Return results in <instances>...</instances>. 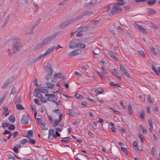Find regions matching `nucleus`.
I'll list each match as a JSON object with an SVG mask.
<instances>
[{"mask_svg":"<svg viewBox=\"0 0 160 160\" xmlns=\"http://www.w3.org/2000/svg\"><path fill=\"white\" fill-rule=\"evenodd\" d=\"M81 32H80L79 31L78 32L77 34H76V36L77 37H81L82 36L83 34Z\"/></svg>","mask_w":160,"mask_h":160,"instance_id":"63","label":"nucleus"},{"mask_svg":"<svg viewBox=\"0 0 160 160\" xmlns=\"http://www.w3.org/2000/svg\"><path fill=\"white\" fill-rule=\"evenodd\" d=\"M128 108V114L130 115H131L132 114V110L131 107V104L129 103L127 106Z\"/></svg>","mask_w":160,"mask_h":160,"instance_id":"25","label":"nucleus"},{"mask_svg":"<svg viewBox=\"0 0 160 160\" xmlns=\"http://www.w3.org/2000/svg\"><path fill=\"white\" fill-rule=\"evenodd\" d=\"M48 73H49L47 74L45 77L46 79L47 80L50 79L51 78L52 72H49Z\"/></svg>","mask_w":160,"mask_h":160,"instance_id":"36","label":"nucleus"},{"mask_svg":"<svg viewBox=\"0 0 160 160\" xmlns=\"http://www.w3.org/2000/svg\"><path fill=\"white\" fill-rule=\"evenodd\" d=\"M29 139L28 142L30 143L33 144H34L35 143L36 141L35 140L32 139H31V138Z\"/></svg>","mask_w":160,"mask_h":160,"instance_id":"40","label":"nucleus"},{"mask_svg":"<svg viewBox=\"0 0 160 160\" xmlns=\"http://www.w3.org/2000/svg\"><path fill=\"white\" fill-rule=\"evenodd\" d=\"M151 24L152 27L155 29H158V26H156L154 23H151Z\"/></svg>","mask_w":160,"mask_h":160,"instance_id":"60","label":"nucleus"},{"mask_svg":"<svg viewBox=\"0 0 160 160\" xmlns=\"http://www.w3.org/2000/svg\"><path fill=\"white\" fill-rule=\"evenodd\" d=\"M140 54L143 57H145V55L144 52L142 50H139L138 51Z\"/></svg>","mask_w":160,"mask_h":160,"instance_id":"43","label":"nucleus"},{"mask_svg":"<svg viewBox=\"0 0 160 160\" xmlns=\"http://www.w3.org/2000/svg\"><path fill=\"white\" fill-rule=\"evenodd\" d=\"M16 108L18 110H24V108L20 104H17L16 105Z\"/></svg>","mask_w":160,"mask_h":160,"instance_id":"31","label":"nucleus"},{"mask_svg":"<svg viewBox=\"0 0 160 160\" xmlns=\"http://www.w3.org/2000/svg\"><path fill=\"white\" fill-rule=\"evenodd\" d=\"M89 26H84L80 27L78 29V31L80 32H85L89 28Z\"/></svg>","mask_w":160,"mask_h":160,"instance_id":"18","label":"nucleus"},{"mask_svg":"<svg viewBox=\"0 0 160 160\" xmlns=\"http://www.w3.org/2000/svg\"><path fill=\"white\" fill-rule=\"evenodd\" d=\"M22 47V43L19 38H17L13 40L12 47V49H13V52H16Z\"/></svg>","mask_w":160,"mask_h":160,"instance_id":"2","label":"nucleus"},{"mask_svg":"<svg viewBox=\"0 0 160 160\" xmlns=\"http://www.w3.org/2000/svg\"><path fill=\"white\" fill-rule=\"evenodd\" d=\"M36 122L39 125L42 126V128L44 130L48 129L47 127H45L46 123L44 119L43 118H37L36 120Z\"/></svg>","mask_w":160,"mask_h":160,"instance_id":"6","label":"nucleus"},{"mask_svg":"<svg viewBox=\"0 0 160 160\" xmlns=\"http://www.w3.org/2000/svg\"><path fill=\"white\" fill-rule=\"evenodd\" d=\"M45 96L48 97L47 98V100L49 101H51L52 102H55V101L57 100L55 95L52 94H46Z\"/></svg>","mask_w":160,"mask_h":160,"instance_id":"8","label":"nucleus"},{"mask_svg":"<svg viewBox=\"0 0 160 160\" xmlns=\"http://www.w3.org/2000/svg\"><path fill=\"white\" fill-rule=\"evenodd\" d=\"M69 138V139H68L67 140H61V141L64 143H66L68 142H70V138H69V137H63L62 138Z\"/></svg>","mask_w":160,"mask_h":160,"instance_id":"30","label":"nucleus"},{"mask_svg":"<svg viewBox=\"0 0 160 160\" xmlns=\"http://www.w3.org/2000/svg\"><path fill=\"white\" fill-rule=\"evenodd\" d=\"M3 109L5 111V112H4V114H5L7 112H9V109L7 107H6L5 106L3 108Z\"/></svg>","mask_w":160,"mask_h":160,"instance_id":"58","label":"nucleus"},{"mask_svg":"<svg viewBox=\"0 0 160 160\" xmlns=\"http://www.w3.org/2000/svg\"><path fill=\"white\" fill-rule=\"evenodd\" d=\"M9 125V123H3L2 124V126L3 128H4L5 127H8Z\"/></svg>","mask_w":160,"mask_h":160,"instance_id":"53","label":"nucleus"},{"mask_svg":"<svg viewBox=\"0 0 160 160\" xmlns=\"http://www.w3.org/2000/svg\"><path fill=\"white\" fill-rule=\"evenodd\" d=\"M13 80V78L12 77L7 79L6 82L9 84Z\"/></svg>","mask_w":160,"mask_h":160,"instance_id":"44","label":"nucleus"},{"mask_svg":"<svg viewBox=\"0 0 160 160\" xmlns=\"http://www.w3.org/2000/svg\"><path fill=\"white\" fill-rule=\"evenodd\" d=\"M45 84L47 86V88L48 89H52L54 88V84L47 82L45 83Z\"/></svg>","mask_w":160,"mask_h":160,"instance_id":"23","label":"nucleus"},{"mask_svg":"<svg viewBox=\"0 0 160 160\" xmlns=\"http://www.w3.org/2000/svg\"><path fill=\"white\" fill-rule=\"evenodd\" d=\"M140 118L141 119L143 118L144 117V112L143 110H141L140 112Z\"/></svg>","mask_w":160,"mask_h":160,"instance_id":"33","label":"nucleus"},{"mask_svg":"<svg viewBox=\"0 0 160 160\" xmlns=\"http://www.w3.org/2000/svg\"><path fill=\"white\" fill-rule=\"evenodd\" d=\"M9 120L11 122H13L15 121V118L13 116H11L8 118Z\"/></svg>","mask_w":160,"mask_h":160,"instance_id":"38","label":"nucleus"},{"mask_svg":"<svg viewBox=\"0 0 160 160\" xmlns=\"http://www.w3.org/2000/svg\"><path fill=\"white\" fill-rule=\"evenodd\" d=\"M96 0H91V1L90 2L86 3L84 5V7L88 8L90 7L92 4L95 3L96 2Z\"/></svg>","mask_w":160,"mask_h":160,"instance_id":"19","label":"nucleus"},{"mask_svg":"<svg viewBox=\"0 0 160 160\" xmlns=\"http://www.w3.org/2000/svg\"><path fill=\"white\" fill-rule=\"evenodd\" d=\"M121 150L125 153L126 155L127 154V149L124 148H122Z\"/></svg>","mask_w":160,"mask_h":160,"instance_id":"54","label":"nucleus"},{"mask_svg":"<svg viewBox=\"0 0 160 160\" xmlns=\"http://www.w3.org/2000/svg\"><path fill=\"white\" fill-rule=\"evenodd\" d=\"M34 91L42 93H48V90L42 87H38L35 88Z\"/></svg>","mask_w":160,"mask_h":160,"instance_id":"13","label":"nucleus"},{"mask_svg":"<svg viewBox=\"0 0 160 160\" xmlns=\"http://www.w3.org/2000/svg\"><path fill=\"white\" fill-rule=\"evenodd\" d=\"M44 69L48 72H53V70L52 69L51 65L50 64H48L46 66H44Z\"/></svg>","mask_w":160,"mask_h":160,"instance_id":"16","label":"nucleus"},{"mask_svg":"<svg viewBox=\"0 0 160 160\" xmlns=\"http://www.w3.org/2000/svg\"><path fill=\"white\" fill-rule=\"evenodd\" d=\"M41 20V18H39L36 22L35 24H34L36 26H37L40 23Z\"/></svg>","mask_w":160,"mask_h":160,"instance_id":"56","label":"nucleus"},{"mask_svg":"<svg viewBox=\"0 0 160 160\" xmlns=\"http://www.w3.org/2000/svg\"><path fill=\"white\" fill-rule=\"evenodd\" d=\"M21 123L22 124L26 125L28 123V119L27 117L25 115H22L21 120L20 121Z\"/></svg>","mask_w":160,"mask_h":160,"instance_id":"14","label":"nucleus"},{"mask_svg":"<svg viewBox=\"0 0 160 160\" xmlns=\"http://www.w3.org/2000/svg\"><path fill=\"white\" fill-rule=\"evenodd\" d=\"M148 4L149 5H152L156 2V0H148Z\"/></svg>","mask_w":160,"mask_h":160,"instance_id":"37","label":"nucleus"},{"mask_svg":"<svg viewBox=\"0 0 160 160\" xmlns=\"http://www.w3.org/2000/svg\"><path fill=\"white\" fill-rule=\"evenodd\" d=\"M55 48V47L54 46L48 49L44 53L42 54V55L44 57L47 56Z\"/></svg>","mask_w":160,"mask_h":160,"instance_id":"15","label":"nucleus"},{"mask_svg":"<svg viewBox=\"0 0 160 160\" xmlns=\"http://www.w3.org/2000/svg\"><path fill=\"white\" fill-rule=\"evenodd\" d=\"M98 122H100L103 125L104 124V122L103 119L101 118H99V119L98 120Z\"/></svg>","mask_w":160,"mask_h":160,"instance_id":"59","label":"nucleus"},{"mask_svg":"<svg viewBox=\"0 0 160 160\" xmlns=\"http://www.w3.org/2000/svg\"><path fill=\"white\" fill-rule=\"evenodd\" d=\"M27 134L29 135L28 138H30L33 137V131L30 130L28 131Z\"/></svg>","mask_w":160,"mask_h":160,"instance_id":"32","label":"nucleus"},{"mask_svg":"<svg viewBox=\"0 0 160 160\" xmlns=\"http://www.w3.org/2000/svg\"><path fill=\"white\" fill-rule=\"evenodd\" d=\"M15 128V126L12 124H11L8 127V129L10 130H12L14 129Z\"/></svg>","mask_w":160,"mask_h":160,"instance_id":"41","label":"nucleus"},{"mask_svg":"<svg viewBox=\"0 0 160 160\" xmlns=\"http://www.w3.org/2000/svg\"><path fill=\"white\" fill-rule=\"evenodd\" d=\"M27 142H28L27 139H24L21 140L20 143L21 144L23 145L25 144Z\"/></svg>","mask_w":160,"mask_h":160,"instance_id":"48","label":"nucleus"},{"mask_svg":"<svg viewBox=\"0 0 160 160\" xmlns=\"http://www.w3.org/2000/svg\"><path fill=\"white\" fill-rule=\"evenodd\" d=\"M55 134L54 133V130L51 129L49 131L48 138L49 139H52L53 138L55 139Z\"/></svg>","mask_w":160,"mask_h":160,"instance_id":"12","label":"nucleus"},{"mask_svg":"<svg viewBox=\"0 0 160 160\" xmlns=\"http://www.w3.org/2000/svg\"><path fill=\"white\" fill-rule=\"evenodd\" d=\"M36 26H35L34 25H33L32 27L30 28V31H31L30 32H27L26 33V34H31L32 33V30L34 29V28L36 27Z\"/></svg>","mask_w":160,"mask_h":160,"instance_id":"35","label":"nucleus"},{"mask_svg":"<svg viewBox=\"0 0 160 160\" xmlns=\"http://www.w3.org/2000/svg\"><path fill=\"white\" fill-rule=\"evenodd\" d=\"M9 84H8L7 82L5 81L4 84L2 86V89H4Z\"/></svg>","mask_w":160,"mask_h":160,"instance_id":"50","label":"nucleus"},{"mask_svg":"<svg viewBox=\"0 0 160 160\" xmlns=\"http://www.w3.org/2000/svg\"><path fill=\"white\" fill-rule=\"evenodd\" d=\"M95 52L94 51H93V54L95 55H97L99 54L100 52L98 48H96L95 49Z\"/></svg>","mask_w":160,"mask_h":160,"instance_id":"34","label":"nucleus"},{"mask_svg":"<svg viewBox=\"0 0 160 160\" xmlns=\"http://www.w3.org/2000/svg\"><path fill=\"white\" fill-rule=\"evenodd\" d=\"M69 47L71 49L80 48H85V45L83 43H76L73 41H71L69 45Z\"/></svg>","mask_w":160,"mask_h":160,"instance_id":"4","label":"nucleus"},{"mask_svg":"<svg viewBox=\"0 0 160 160\" xmlns=\"http://www.w3.org/2000/svg\"><path fill=\"white\" fill-rule=\"evenodd\" d=\"M68 114L70 116H73L76 113L75 111L72 109H71V110L68 109Z\"/></svg>","mask_w":160,"mask_h":160,"instance_id":"24","label":"nucleus"},{"mask_svg":"<svg viewBox=\"0 0 160 160\" xmlns=\"http://www.w3.org/2000/svg\"><path fill=\"white\" fill-rule=\"evenodd\" d=\"M75 96L76 98L79 99H81L82 97V96L80 95L79 94H75Z\"/></svg>","mask_w":160,"mask_h":160,"instance_id":"45","label":"nucleus"},{"mask_svg":"<svg viewBox=\"0 0 160 160\" xmlns=\"http://www.w3.org/2000/svg\"><path fill=\"white\" fill-rule=\"evenodd\" d=\"M16 92L15 88L13 87L12 89V91L11 92V94H14Z\"/></svg>","mask_w":160,"mask_h":160,"instance_id":"64","label":"nucleus"},{"mask_svg":"<svg viewBox=\"0 0 160 160\" xmlns=\"http://www.w3.org/2000/svg\"><path fill=\"white\" fill-rule=\"evenodd\" d=\"M10 15L9 14L6 18L4 21V23L1 26L2 28H4L6 26V25L7 23L8 22L9 20L10 17Z\"/></svg>","mask_w":160,"mask_h":160,"instance_id":"20","label":"nucleus"},{"mask_svg":"<svg viewBox=\"0 0 160 160\" xmlns=\"http://www.w3.org/2000/svg\"><path fill=\"white\" fill-rule=\"evenodd\" d=\"M61 73H56L54 75V77L56 78H59L61 77Z\"/></svg>","mask_w":160,"mask_h":160,"instance_id":"42","label":"nucleus"},{"mask_svg":"<svg viewBox=\"0 0 160 160\" xmlns=\"http://www.w3.org/2000/svg\"><path fill=\"white\" fill-rule=\"evenodd\" d=\"M135 27H137V28L139 30H140L142 29V26H141V25H139L137 24H135Z\"/></svg>","mask_w":160,"mask_h":160,"instance_id":"62","label":"nucleus"},{"mask_svg":"<svg viewBox=\"0 0 160 160\" xmlns=\"http://www.w3.org/2000/svg\"><path fill=\"white\" fill-rule=\"evenodd\" d=\"M101 69L102 71L105 74H107L108 73V71L106 70L103 67H101Z\"/></svg>","mask_w":160,"mask_h":160,"instance_id":"57","label":"nucleus"},{"mask_svg":"<svg viewBox=\"0 0 160 160\" xmlns=\"http://www.w3.org/2000/svg\"><path fill=\"white\" fill-rule=\"evenodd\" d=\"M140 127L141 129V130L142 131V133L143 134H145L147 133V129L145 128L142 125H141L140 126Z\"/></svg>","mask_w":160,"mask_h":160,"instance_id":"28","label":"nucleus"},{"mask_svg":"<svg viewBox=\"0 0 160 160\" xmlns=\"http://www.w3.org/2000/svg\"><path fill=\"white\" fill-rule=\"evenodd\" d=\"M147 101L150 103L152 104L153 103L152 101V100L150 96L148 95L147 97Z\"/></svg>","mask_w":160,"mask_h":160,"instance_id":"46","label":"nucleus"},{"mask_svg":"<svg viewBox=\"0 0 160 160\" xmlns=\"http://www.w3.org/2000/svg\"><path fill=\"white\" fill-rule=\"evenodd\" d=\"M81 52L82 51L80 49H76L69 52L67 56L68 57H72L81 54Z\"/></svg>","mask_w":160,"mask_h":160,"instance_id":"7","label":"nucleus"},{"mask_svg":"<svg viewBox=\"0 0 160 160\" xmlns=\"http://www.w3.org/2000/svg\"><path fill=\"white\" fill-rule=\"evenodd\" d=\"M18 133L19 132H13L12 134L13 138H15L18 135Z\"/></svg>","mask_w":160,"mask_h":160,"instance_id":"47","label":"nucleus"},{"mask_svg":"<svg viewBox=\"0 0 160 160\" xmlns=\"http://www.w3.org/2000/svg\"><path fill=\"white\" fill-rule=\"evenodd\" d=\"M110 86L111 87H120L118 84V83L116 84H114L113 82H110Z\"/></svg>","mask_w":160,"mask_h":160,"instance_id":"39","label":"nucleus"},{"mask_svg":"<svg viewBox=\"0 0 160 160\" xmlns=\"http://www.w3.org/2000/svg\"><path fill=\"white\" fill-rule=\"evenodd\" d=\"M155 147H152L151 151V153L152 155H155Z\"/></svg>","mask_w":160,"mask_h":160,"instance_id":"52","label":"nucleus"},{"mask_svg":"<svg viewBox=\"0 0 160 160\" xmlns=\"http://www.w3.org/2000/svg\"><path fill=\"white\" fill-rule=\"evenodd\" d=\"M148 124H149V125H150V126H153V124L152 121L151 119H149L148 120Z\"/></svg>","mask_w":160,"mask_h":160,"instance_id":"61","label":"nucleus"},{"mask_svg":"<svg viewBox=\"0 0 160 160\" xmlns=\"http://www.w3.org/2000/svg\"><path fill=\"white\" fill-rule=\"evenodd\" d=\"M9 84H8L7 82L5 81L4 84L2 86V89H4Z\"/></svg>","mask_w":160,"mask_h":160,"instance_id":"51","label":"nucleus"},{"mask_svg":"<svg viewBox=\"0 0 160 160\" xmlns=\"http://www.w3.org/2000/svg\"><path fill=\"white\" fill-rule=\"evenodd\" d=\"M77 21L76 17L70 19L62 22L59 28H62L67 27V26L70 24L75 21Z\"/></svg>","mask_w":160,"mask_h":160,"instance_id":"5","label":"nucleus"},{"mask_svg":"<svg viewBox=\"0 0 160 160\" xmlns=\"http://www.w3.org/2000/svg\"><path fill=\"white\" fill-rule=\"evenodd\" d=\"M62 117V114H61L59 116V119L57 120H55L54 121V123H53V127H56L58 125L59 123L60 122V121H61Z\"/></svg>","mask_w":160,"mask_h":160,"instance_id":"17","label":"nucleus"},{"mask_svg":"<svg viewBox=\"0 0 160 160\" xmlns=\"http://www.w3.org/2000/svg\"><path fill=\"white\" fill-rule=\"evenodd\" d=\"M108 54L109 57L114 59L116 61H118V58L113 54L112 52L110 51L108 52Z\"/></svg>","mask_w":160,"mask_h":160,"instance_id":"21","label":"nucleus"},{"mask_svg":"<svg viewBox=\"0 0 160 160\" xmlns=\"http://www.w3.org/2000/svg\"><path fill=\"white\" fill-rule=\"evenodd\" d=\"M92 14V12L90 11H87L82 12L80 15L77 17H76L77 20L82 18L85 15L89 16Z\"/></svg>","mask_w":160,"mask_h":160,"instance_id":"9","label":"nucleus"},{"mask_svg":"<svg viewBox=\"0 0 160 160\" xmlns=\"http://www.w3.org/2000/svg\"><path fill=\"white\" fill-rule=\"evenodd\" d=\"M9 84H8L7 82L5 81L4 84L2 86V89H4Z\"/></svg>","mask_w":160,"mask_h":160,"instance_id":"49","label":"nucleus"},{"mask_svg":"<svg viewBox=\"0 0 160 160\" xmlns=\"http://www.w3.org/2000/svg\"><path fill=\"white\" fill-rule=\"evenodd\" d=\"M138 136L139 138L140 139V140L142 143H143V141L142 140V139L143 138V136L141 134H139L138 135Z\"/></svg>","mask_w":160,"mask_h":160,"instance_id":"55","label":"nucleus"},{"mask_svg":"<svg viewBox=\"0 0 160 160\" xmlns=\"http://www.w3.org/2000/svg\"><path fill=\"white\" fill-rule=\"evenodd\" d=\"M95 92L96 94L101 93L103 92V90L102 88H99L95 90Z\"/></svg>","mask_w":160,"mask_h":160,"instance_id":"27","label":"nucleus"},{"mask_svg":"<svg viewBox=\"0 0 160 160\" xmlns=\"http://www.w3.org/2000/svg\"><path fill=\"white\" fill-rule=\"evenodd\" d=\"M120 69L124 75H126L127 77L129 78L130 76L129 73L127 71L126 69L121 64L120 65Z\"/></svg>","mask_w":160,"mask_h":160,"instance_id":"10","label":"nucleus"},{"mask_svg":"<svg viewBox=\"0 0 160 160\" xmlns=\"http://www.w3.org/2000/svg\"><path fill=\"white\" fill-rule=\"evenodd\" d=\"M55 38V36L52 35L45 38L41 43L38 44L35 47V49H38L42 47L43 46L49 44L50 42Z\"/></svg>","mask_w":160,"mask_h":160,"instance_id":"1","label":"nucleus"},{"mask_svg":"<svg viewBox=\"0 0 160 160\" xmlns=\"http://www.w3.org/2000/svg\"><path fill=\"white\" fill-rule=\"evenodd\" d=\"M151 68L154 71V72L156 73V74L157 75H159V74L158 73V72L160 73V67H158V70L155 68L153 65H151Z\"/></svg>","mask_w":160,"mask_h":160,"instance_id":"22","label":"nucleus"},{"mask_svg":"<svg viewBox=\"0 0 160 160\" xmlns=\"http://www.w3.org/2000/svg\"><path fill=\"white\" fill-rule=\"evenodd\" d=\"M43 57H44L42 55V54H41L39 55L38 56L36 57H35L34 58L32 59L29 62L28 64L29 65L32 64Z\"/></svg>","mask_w":160,"mask_h":160,"instance_id":"11","label":"nucleus"},{"mask_svg":"<svg viewBox=\"0 0 160 160\" xmlns=\"http://www.w3.org/2000/svg\"><path fill=\"white\" fill-rule=\"evenodd\" d=\"M150 49L153 55L156 56L157 55V52L154 48L151 47L150 48Z\"/></svg>","mask_w":160,"mask_h":160,"instance_id":"26","label":"nucleus"},{"mask_svg":"<svg viewBox=\"0 0 160 160\" xmlns=\"http://www.w3.org/2000/svg\"><path fill=\"white\" fill-rule=\"evenodd\" d=\"M12 51H11V50L10 49H9V48L8 49V50H7L8 52V55L9 56H12V55L13 54L15 53L16 52L15 51L13 52V49H12Z\"/></svg>","mask_w":160,"mask_h":160,"instance_id":"29","label":"nucleus"},{"mask_svg":"<svg viewBox=\"0 0 160 160\" xmlns=\"http://www.w3.org/2000/svg\"><path fill=\"white\" fill-rule=\"evenodd\" d=\"M123 2H118L114 5V6L112 8L111 11L110 13V15H112L116 12H120L122 11V8L119 6L123 5Z\"/></svg>","mask_w":160,"mask_h":160,"instance_id":"3","label":"nucleus"}]
</instances>
